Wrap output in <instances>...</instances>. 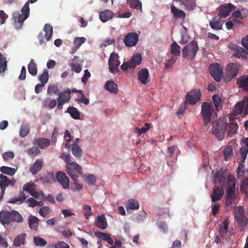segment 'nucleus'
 <instances>
[{
    "label": "nucleus",
    "mask_w": 248,
    "mask_h": 248,
    "mask_svg": "<svg viewBox=\"0 0 248 248\" xmlns=\"http://www.w3.org/2000/svg\"><path fill=\"white\" fill-rule=\"evenodd\" d=\"M60 157L66 163L65 168L68 175L72 178L73 181L77 180L78 178L83 173L81 166L74 162L72 157L66 153L61 154Z\"/></svg>",
    "instance_id": "f257e3e1"
},
{
    "label": "nucleus",
    "mask_w": 248,
    "mask_h": 248,
    "mask_svg": "<svg viewBox=\"0 0 248 248\" xmlns=\"http://www.w3.org/2000/svg\"><path fill=\"white\" fill-rule=\"evenodd\" d=\"M23 221L22 216L16 210H2L0 212V222L3 225H8L13 222L21 223Z\"/></svg>",
    "instance_id": "f03ea898"
},
{
    "label": "nucleus",
    "mask_w": 248,
    "mask_h": 248,
    "mask_svg": "<svg viewBox=\"0 0 248 248\" xmlns=\"http://www.w3.org/2000/svg\"><path fill=\"white\" fill-rule=\"evenodd\" d=\"M227 118H219L217 121L214 124L212 131L219 140H222L224 137L225 132L227 130Z\"/></svg>",
    "instance_id": "7ed1b4c3"
},
{
    "label": "nucleus",
    "mask_w": 248,
    "mask_h": 248,
    "mask_svg": "<svg viewBox=\"0 0 248 248\" xmlns=\"http://www.w3.org/2000/svg\"><path fill=\"white\" fill-rule=\"evenodd\" d=\"M198 50L199 46L197 42L195 41H192L187 44L183 49V57L184 58L188 57L190 60H193Z\"/></svg>",
    "instance_id": "20e7f679"
},
{
    "label": "nucleus",
    "mask_w": 248,
    "mask_h": 248,
    "mask_svg": "<svg viewBox=\"0 0 248 248\" xmlns=\"http://www.w3.org/2000/svg\"><path fill=\"white\" fill-rule=\"evenodd\" d=\"M231 177L233 178V181H235V177L227 169H220L215 173L214 181L215 183H219L223 186L227 180L226 185L228 186V180Z\"/></svg>",
    "instance_id": "39448f33"
},
{
    "label": "nucleus",
    "mask_w": 248,
    "mask_h": 248,
    "mask_svg": "<svg viewBox=\"0 0 248 248\" xmlns=\"http://www.w3.org/2000/svg\"><path fill=\"white\" fill-rule=\"evenodd\" d=\"M240 65L236 63H230L225 68V80L227 82L231 81L238 74L240 70Z\"/></svg>",
    "instance_id": "423d86ee"
},
{
    "label": "nucleus",
    "mask_w": 248,
    "mask_h": 248,
    "mask_svg": "<svg viewBox=\"0 0 248 248\" xmlns=\"http://www.w3.org/2000/svg\"><path fill=\"white\" fill-rule=\"evenodd\" d=\"M212 108L211 104L207 102L202 103L201 114L202 117L204 125H207L211 121L213 110Z\"/></svg>",
    "instance_id": "0eeeda50"
},
{
    "label": "nucleus",
    "mask_w": 248,
    "mask_h": 248,
    "mask_svg": "<svg viewBox=\"0 0 248 248\" xmlns=\"http://www.w3.org/2000/svg\"><path fill=\"white\" fill-rule=\"evenodd\" d=\"M30 10L28 2L25 3L21 9V14H20L18 12L14 13L13 18L15 22H17L18 23L20 24V26H21V24L29 17Z\"/></svg>",
    "instance_id": "6e6552de"
},
{
    "label": "nucleus",
    "mask_w": 248,
    "mask_h": 248,
    "mask_svg": "<svg viewBox=\"0 0 248 248\" xmlns=\"http://www.w3.org/2000/svg\"><path fill=\"white\" fill-rule=\"evenodd\" d=\"M234 216L238 225L242 227V228L241 229V231H242L243 229L246 227L248 223V219L245 216L244 207L242 206L237 207Z\"/></svg>",
    "instance_id": "1a4fd4ad"
},
{
    "label": "nucleus",
    "mask_w": 248,
    "mask_h": 248,
    "mask_svg": "<svg viewBox=\"0 0 248 248\" xmlns=\"http://www.w3.org/2000/svg\"><path fill=\"white\" fill-rule=\"evenodd\" d=\"M236 7L231 3H225L221 4L218 8L217 16L221 18H225L230 14L234 11Z\"/></svg>",
    "instance_id": "9d476101"
},
{
    "label": "nucleus",
    "mask_w": 248,
    "mask_h": 248,
    "mask_svg": "<svg viewBox=\"0 0 248 248\" xmlns=\"http://www.w3.org/2000/svg\"><path fill=\"white\" fill-rule=\"evenodd\" d=\"M202 93L199 89H195L189 92L186 96V100L191 105H195L201 98Z\"/></svg>",
    "instance_id": "9b49d317"
},
{
    "label": "nucleus",
    "mask_w": 248,
    "mask_h": 248,
    "mask_svg": "<svg viewBox=\"0 0 248 248\" xmlns=\"http://www.w3.org/2000/svg\"><path fill=\"white\" fill-rule=\"evenodd\" d=\"M108 63L110 72L115 73L118 71V67L120 64V62L119 60V56L117 53L113 52L110 54Z\"/></svg>",
    "instance_id": "f8f14e48"
},
{
    "label": "nucleus",
    "mask_w": 248,
    "mask_h": 248,
    "mask_svg": "<svg viewBox=\"0 0 248 248\" xmlns=\"http://www.w3.org/2000/svg\"><path fill=\"white\" fill-rule=\"evenodd\" d=\"M209 72L214 80L219 82L222 75V69L220 68L218 63H212L209 67Z\"/></svg>",
    "instance_id": "ddd939ff"
},
{
    "label": "nucleus",
    "mask_w": 248,
    "mask_h": 248,
    "mask_svg": "<svg viewBox=\"0 0 248 248\" xmlns=\"http://www.w3.org/2000/svg\"><path fill=\"white\" fill-rule=\"evenodd\" d=\"M139 35L136 32H129L125 36L124 40V45L128 47L136 46L139 41Z\"/></svg>",
    "instance_id": "4468645a"
},
{
    "label": "nucleus",
    "mask_w": 248,
    "mask_h": 248,
    "mask_svg": "<svg viewBox=\"0 0 248 248\" xmlns=\"http://www.w3.org/2000/svg\"><path fill=\"white\" fill-rule=\"evenodd\" d=\"M233 178L231 177L229 179L228 186H227L226 194L225 197L236 199L237 194L235 193L236 186L235 181H233Z\"/></svg>",
    "instance_id": "2eb2a0df"
},
{
    "label": "nucleus",
    "mask_w": 248,
    "mask_h": 248,
    "mask_svg": "<svg viewBox=\"0 0 248 248\" xmlns=\"http://www.w3.org/2000/svg\"><path fill=\"white\" fill-rule=\"evenodd\" d=\"M56 178L64 189L69 187V179L66 173L62 171H58L56 174Z\"/></svg>",
    "instance_id": "dca6fc26"
},
{
    "label": "nucleus",
    "mask_w": 248,
    "mask_h": 248,
    "mask_svg": "<svg viewBox=\"0 0 248 248\" xmlns=\"http://www.w3.org/2000/svg\"><path fill=\"white\" fill-rule=\"evenodd\" d=\"M224 193V191L222 186L221 187H215L213 190V193L211 195L212 202H216L220 200Z\"/></svg>",
    "instance_id": "f3484780"
},
{
    "label": "nucleus",
    "mask_w": 248,
    "mask_h": 248,
    "mask_svg": "<svg viewBox=\"0 0 248 248\" xmlns=\"http://www.w3.org/2000/svg\"><path fill=\"white\" fill-rule=\"evenodd\" d=\"M138 79L143 84H146L149 82V73L147 68H142L140 70L138 73Z\"/></svg>",
    "instance_id": "a211bd4d"
},
{
    "label": "nucleus",
    "mask_w": 248,
    "mask_h": 248,
    "mask_svg": "<svg viewBox=\"0 0 248 248\" xmlns=\"http://www.w3.org/2000/svg\"><path fill=\"white\" fill-rule=\"evenodd\" d=\"M235 119H233L232 116L230 117V121L231 122L228 126V135L230 137L233 136L236 133L238 128V124L235 121Z\"/></svg>",
    "instance_id": "6ab92c4d"
},
{
    "label": "nucleus",
    "mask_w": 248,
    "mask_h": 248,
    "mask_svg": "<svg viewBox=\"0 0 248 248\" xmlns=\"http://www.w3.org/2000/svg\"><path fill=\"white\" fill-rule=\"evenodd\" d=\"M245 103L246 101L245 100H242L237 102L234 106V108L232 110V113L231 116H232L233 119H237L238 115L241 114L244 111Z\"/></svg>",
    "instance_id": "aec40b11"
},
{
    "label": "nucleus",
    "mask_w": 248,
    "mask_h": 248,
    "mask_svg": "<svg viewBox=\"0 0 248 248\" xmlns=\"http://www.w3.org/2000/svg\"><path fill=\"white\" fill-rule=\"evenodd\" d=\"M224 20L221 18H217L216 17L212 18V20L209 22V25L211 28L214 30L219 31L223 29V25Z\"/></svg>",
    "instance_id": "412c9836"
},
{
    "label": "nucleus",
    "mask_w": 248,
    "mask_h": 248,
    "mask_svg": "<svg viewBox=\"0 0 248 248\" xmlns=\"http://www.w3.org/2000/svg\"><path fill=\"white\" fill-rule=\"evenodd\" d=\"M231 48L234 51V53L232 54L233 57L238 58H243L246 57V55L248 53L243 47L237 45H232Z\"/></svg>",
    "instance_id": "4be33fe9"
},
{
    "label": "nucleus",
    "mask_w": 248,
    "mask_h": 248,
    "mask_svg": "<svg viewBox=\"0 0 248 248\" xmlns=\"http://www.w3.org/2000/svg\"><path fill=\"white\" fill-rule=\"evenodd\" d=\"M236 84L239 88L248 92V75H243L237 79Z\"/></svg>",
    "instance_id": "5701e85b"
},
{
    "label": "nucleus",
    "mask_w": 248,
    "mask_h": 248,
    "mask_svg": "<svg viewBox=\"0 0 248 248\" xmlns=\"http://www.w3.org/2000/svg\"><path fill=\"white\" fill-rule=\"evenodd\" d=\"M33 144L38 145L41 149H44L50 145V141L48 139L40 138L34 139Z\"/></svg>",
    "instance_id": "b1692460"
},
{
    "label": "nucleus",
    "mask_w": 248,
    "mask_h": 248,
    "mask_svg": "<svg viewBox=\"0 0 248 248\" xmlns=\"http://www.w3.org/2000/svg\"><path fill=\"white\" fill-rule=\"evenodd\" d=\"M184 5L186 10L192 11L197 7V0H178Z\"/></svg>",
    "instance_id": "393cba45"
},
{
    "label": "nucleus",
    "mask_w": 248,
    "mask_h": 248,
    "mask_svg": "<svg viewBox=\"0 0 248 248\" xmlns=\"http://www.w3.org/2000/svg\"><path fill=\"white\" fill-rule=\"evenodd\" d=\"M171 13L172 14L174 18L184 19L186 17V14L183 11L177 8L173 4L170 6Z\"/></svg>",
    "instance_id": "a878e982"
},
{
    "label": "nucleus",
    "mask_w": 248,
    "mask_h": 248,
    "mask_svg": "<svg viewBox=\"0 0 248 248\" xmlns=\"http://www.w3.org/2000/svg\"><path fill=\"white\" fill-rule=\"evenodd\" d=\"M113 13L109 10H106L100 12L99 13L100 19L104 23L111 19L113 17Z\"/></svg>",
    "instance_id": "bb28decb"
},
{
    "label": "nucleus",
    "mask_w": 248,
    "mask_h": 248,
    "mask_svg": "<svg viewBox=\"0 0 248 248\" xmlns=\"http://www.w3.org/2000/svg\"><path fill=\"white\" fill-rule=\"evenodd\" d=\"M105 88L111 93L116 94L118 92V85L112 80L107 81Z\"/></svg>",
    "instance_id": "cd10ccee"
},
{
    "label": "nucleus",
    "mask_w": 248,
    "mask_h": 248,
    "mask_svg": "<svg viewBox=\"0 0 248 248\" xmlns=\"http://www.w3.org/2000/svg\"><path fill=\"white\" fill-rule=\"evenodd\" d=\"M94 235L99 238L107 241L109 245H112L114 243L113 239L108 233L100 232H95Z\"/></svg>",
    "instance_id": "c85d7f7f"
},
{
    "label": "nucleus",
    "mask_w": 248,
    "mask_h": 248,
    "mask_svg": "<svg viewBox=\"0 0 248 248\" xmlns=\"http://www.w3.org/2000/svg\"><path fill=\"white\" fill-rule=\"evenodd\" d=\"M42 159H38L36 160L32 167H31L30 171L32 174L35 175L42 169Z\"/></svg>",
    "instance_id": "c756f323"
},
{
    "label": "nucleus",
    "mask_w": 248,
    "mask_h": 248,
    "mask_svg": "<svg viewBox=\"0 0 248 248\" xmlns=\"http://www.w3.org/2000/svg\"><path fill=\"white\" fill-rule=\"evenodd\" d=\"M27 234L25 233L18 234L14 240V245L16 247H19L22 245H24L26 243L25 238Z\"/></svg>",
    "instance_id": "7c9ffc66"
},
{
    "label": "nucleus",
    "mask_w": 248,
    "mask_h": 248,
    "mask_svg": "<svg viewBox=\"0 0 248 248\" xmlns=\"http://www.w3.org/2000/svg\"><path fill=\"white\" fill-rule=\"evenodd\" d=\"M95 225L101 229H105L107 227L108 223L104 215L97 216Z\"/></svg>",
    "instance_id": "2f4dec72"
},
{
    "label": "nucleus",
    "mask_w": 248,
    "mask_h": 248,
    "mask_svg": "<svg viewBox=\"0 0 248 248\" xmlns=\"http://www.w3.org/2000/svg\"><path fill=\"white\" fill-rule=\"evenodd\" d=\"M58 95H59L58 100L62 101L64 103H68L69 102L71 98V91L68 89L64 92L58 94Z\"/></svg>",
    "instance_id": "473e14b6"
},
{
    "label": "nucleus",
    "mask_w": 248,
    "mask_h": 248,
    "mask_svg": "<svg viewBox=\"0 0 248 248\" xmlns=\"http://www.w3.org/2000/svg\"><path fill=\"white\" fill-rule=\"evenodd\" d=\"M39 219L36 217L30 215L29 217L30 228L31 230H37Z\"/></svg>",
    "instance_id": "72a5a7b5"
},
{
    "label": "nucleus",
    "mask_w": 248,
    "mask_h": 248,
    "mask_svg": "<svg viewBox=\"0 0 248 248\" xmlns=\"http://www.w3.org/2000/svg\"><path fill=\"white\" fill-rule=\"evenodd\" d=\"M71 152L73 155L77 158H79L82 155V150L77 144H73L71 146Z\"/></svg>",
    "instance_id": "f704fd0d"
},
{
    "label": "nucleus",
    "mask_w": 248,
    "mask_h": 248,
    "mask_svg": "<svg viewBox=\"0 0 248 248\" xmlns=\"http://www.w3.org/2000/svg\"><path fill=\"white\" fill-rule=\"evenodd\" d=\"M7 69V61L1 53H0V74L3 75Z\"/></svg>",
    "instance_id": "c9c22d12"
},
{
    "label": "nucleus",
    "mask_w": 248,
    "mask_h": 248,
    "mask_svg": "<svg viewBox=\"0 0 248 248\" xmlns=\"http://www.w3.org/2000/svg\"><path fill=\"white\" fill-rule=\"evenodd\" d=\"M71 117L76 120L80 119V113L78 109L73 107H69L66 110Z\"/></svg>",
    "instance_id": "e433bc0d"
},
{
    "label": "nucleus",
    "mask_w": 248,
    "mask_h": 248,
    "mask_svg": "<svg viewBox=\"0 0 248 248\" xmlns=\"http://www.w3.org/2000/svg\"><path fill=\"white\" fill-rule=\"evenodd\" d=\"M142 61V57L140 54H136L134 55L131 58V61L129 62L131 64V67L133 68L136 66L140 65Z\"/></svg>",
    "instance_id": "4c0bfd02"
},
{
    "label": "nucleus",
    "mask_w": 248,
    "mask_h": 248,
    "mask_svg": "<svg viewBox=\"0 0 248 248\" xmlns=\"http://www.w3.org/2000/svg\"><path fill=\"white\" fill-rule=\"evenodd\" d=\"M26 199L24 192H20L19 195L17 197L13 198L9 200L8 202L11 203H22Z\"/></svg>",
    "instance_id": "58836bf2"
},
{
    "label": "nucleus",
    "mask_w": 248,
    "mask_h": 248,
    "mask_svg": "<svg viewBox=\"0 0 248 248\" xmlns=\"http://www.w3.org/2000/svg\"><path fill=\"white\" fill-rule=\"evenodd\" d=\"M28 69L29 72L32 76H35L37 74V64L34 62V60L32 59L28 64Z\"/></svg>",
    "instance_id": "ea45409f"
},
{
    "label": "nucleus",
    "mask_w": 248,
    "mask_h": 248,
    "mask_svg": "<svg viewBox=\"0 0 248 248\" xmlns=\"http://www.w3.org/2000/svg\"><path fill=\"white\" fill-rule=\"evenodd\" d=\"M229 222L227 221L223 222L219 227V233L221 238H224L227 232Z\"/></svg>",
    "instance_id": "a19ab883"
},
{
    "label": "nucleus",
    "mask_w": 248,
    "mask_h": 248,
    "mask_svg": "<svg viewBox=\"0 0 248 248\" xmlns=\"http://www.w3.org/2000/svg\"><path fill=\"white\" fill-rule=\"evenodd\" d=\"M130 8L139 10L142 12V3L139 0H127Z\"/></svg>",
    "instance_id": "79ce46f5"
},
{
    "label": "nucleus",
    "mask_w": 248,
    "mask_h": 248,
    "mask_svg": "<svg viewBox=\"0 0 248 248\" xmlns=\"http://www.w3.org/2000/svg\"><path fill=\"white\" fill-rule=\"evenodd\" d=\"M126 208L127 211L129 209L138 210L139 208V203L134 199H130L128 201Z\"/></svg>",
    "instance_id": "37998d69"
},
{
    "label": "nucleus",
    "mask_w": 248,
    "mask_h": 248,
    "mask_svg": "<svg viewBox=\"0 0 248 248\" xmlns=\"http://www.w3.org/2000/svg\"><path fill=\"white\" fill-rule=\"evenodd\" d=\"M0 171L2 173L10 176L14 175L16 172V170L15 168L4 166L0 168Z\"/></svg>",
    "instance_id": "c03bdc74"
},
{
    "label": "nucleus",
    "mask_w": 248,
    "mask_h": 248,
    "mask_svg": "<svg viewBox=\"0 0 248 248\" xmlns=\"http://www.w3.org/2000/svg\"><path fill=\"white\" fill-rule=\"evenodd\" d=\"M242 145L241 147L239 152L241 155V161L242 162H244L248 153V146L246 144H243V143H241Z\"/></svg>",
    "instance_id": "a18cd8bd"
},
{
    "label": "nucleus",
    "mask_w": 248,
    "mask_h": 248,
    "mask_svg": "<svg viewBox=\"0 0 248 248\" xmlns=\"http://www.w3.org/2000/svg\"><path fill=\"white\" fill-rule=\"evenodd\" d=\"M9 179L7 177L3 175L0 174V187L1 189L5 190L6 188L9 185Z\"/></svg>",
    "instance_id": "49530a36"
},
{
    "label": "nucleus",
    "mask_w": 248,
    "mask_h": 248,
    "mask_svg": "<svg viewBox=\"0 0 248 248\" xmlns=\"http://www.w3.org/2000/svg\"><path fill=\"white\" fill-rule=\"evenodd\" d=\"M232 16L235 18L243 19L247 17V13L244 9H242L241 10L235 11L232 13Z\"/></svg>",
    "instance_id": "de8ad7c7"
},
{
    "label": "nucleus",
    "mask_w": 248,
    "mask_h": 248,
    "mask_svg": "<svg viewBox=\"0 0 248 248\" xmlns=\"http://www.w3.org/2000/svg\"><path fill=\"white\" fill-rule=\"evenodd\" d=\"M170 52L171 54H174L176 56H179L181 54L180 46L174 42L171 45Z\"/></svg>",
    "instance_id": "09e8293b"
},
{
    "label": "nucleus",
    "mask_w": 248,
    "mask_h": 248,
    "mask_svg": "<svg viewBox=\"0 0 248 248\" xmlns=\"http://www.w3.org/2000/svg\"><path fill=\"white\" fill-rule=\"evenodd\" d=\"M240 191L244 193H248V177H244L243 180H241L240 186Z\"/></svg>",
    "instance_id": "8fccbe9b"
},
{
    "label": "nucleus",
    "mask_w": 248,
    "mask_h": 248,
    "mask_svg": "<svg viewBox=\"0 0 248 248\" xmlns=\"http://www.w3.org/2000/svg\"><path fill=\"white\" fill-rule=\"evenodd\" d=\"M38 78L41 84L45 85V84L47 82L49 78L48 70L46 69H45L43 71V73L39 76Z\"/></svg>",
    "instance_id": "3c124183"
},
{
    "label": "nucleus",
    "mask_w": 248,
    "mask_h": 248,
    "mask_svg": "<svg viewBox=\"0 0 248 248\" xmlns=\"http://www.w3.org/2000/svg\"><path fill=\"white\" fill-rule=\"evenodd\" d=\"M213 104L216 110H218L222 107V100L218 95H214L212 97Z\"/></svg>",
    "instance_id": "603ef678"
},
{
    "label": "nucleus",
    "mask_w": 248,
    "mask_h": 248,
    "mask_svg": "<svg viewBox=\"0 0 248 248\" xmlns=\"http://www.w3.org/2000/svg\"><path fill=\"white\" fill-rule=\"evenodd\" d=\"M33 242L36 246L39 247H44L47 244L46 241L44 239L38 236L33 238Z\"/></svg>",
    "instance_id": "864d4df0"
},
{
    "label": "nucleus",
    "mask_w": 248,
    "mask_h": 248,
    "mask_svg": "<svg viewBox=\"0 0 248 248\" xmlns=\"http://www.w3.org/2000/svg\"><path fill=\"white\" fill-rule=\"evenodd\" d=\"M27 153L29 155H31L32 156H35L40 154L41 151L38 147L34 146L28 148L27 150Z\"/></svg>",
    "instance_id": "5fc2aeb1"
},
{
    "label": "nucleus",
    "mask_w": 248,
    "mask_h": 248,
    "mask_svg": "<svg viewBox=\"0 0 248 248\" xmlns=\"http://www.w3.org/2000/svg\"><path fill=\"white\" fill-rule=\"evenodd\" d=\"M30 129L29 126L24 125L20 127V136L22 138L25 137L29 133Z\"/></svg>",
    "instance_id": "6e6d98bb"
},
{
    "label": "nucleus",
    "mask_w": 248,
    "mask_h": 248,
    "mask_svg": "<svg viewBox=\"0 0 248 248\" xmlns=\"http://www.w3.org/2000/svg\"><path fill=\"white\" fill-rule=\"evenodd\" d=\"M58 91H59V89H58V86L55 85L53 84V85H49V86L48 87V88H47V94L51 95L53 93L58 94V93H58Z\"/></svg>",
    "instance_id": "4d7b16f0"
},
{
    "label": "nucleus",
    "mask_w": 248,
    "mask_h": 248,
    "mask_svg": "<svg viewBox=\"0 0 248 248\" xmlns=\"http://www.w3.org/2000/svg\"><path fill=\"white\" fill-rule=\"evenodd\" d=\"M85 181L86 182L91 185H94L96 183V178L94 175L89 174L85 175Z\"/></svg>",
    "instance_id": "13d9d810"
},
{
    "label": "nucleus",
    "mask_w": 248,
    "mask_h": 248,
    "mask_svg": "<svg viewBox=\"0 0 248 248\" xmlns=\"http://www.w3.org/2000/svg\"><path fill=\"white\" fill-rule=\"evenodd\" d=\"M150 124L146 123L144 125V127L141 128H136V131L138 132L139 135H140L142 134L145 133L150 128Z\"/></svg>",
    "instance_id": "bf43d9fd"
},
{
    "label": "nucleus",
    "mask_w": 248,
    "mask_h": 248,
    "mask_svg": "<svg viewBox=\"0 0 248 248\" xmlns=\"http://www.w3.org/2000/svg\"><path fill=\"white\" fill-rule=\"evenodd\" d=\"M35 185L33 183H28L23 186V190L30 193L34 189Z\"/></svg>",
    "instance_id": "052dcab7"
},
{
    "label": "nucleus",
    "mask_w": 248,
    "mask_h": 248,
    "mask_svg": "<svg viewBox=\"0 0 248 248\" xmlns=\"http://www.w3.org/2000/svg\"><path fill=\"white\" fill-rule=\"evenodd\" d=\"M26 202L29 203V206L30 207H34L37 205L41 206V205L40 204V202L35 200L33 198H29L27 200Z\"/></svg>",
    "instance_id": "680f3d73"
},
{
    "label": "nucleus",
    "mask_w": 248,
    "mask_h": 248,
    "mask_svg": "<svg viewBox=\"0 0 248 248\" xmlns=\"http://www.w3.org/2000/svg\"><path fill=\"white\" fill-rule=\"evenodd\" d=\"M83 210H85L84 217L86 219H88L89 216L92 215L91 213L92 208L90 205H84L83 207Z\"/></svg>",
    "instance_id": "e2e57ef3"
},
{
    "label": "nucleus",
    "mask_w": 248,
    "mask_h": 248,
    "mask_svg": "<svg viewBox=\"0 0 248 248\" xmlns=\"http://www.w3.org/2000/svg\"><path fill=\"white\" fill-rule=\"evenodd\" d=\"M14 156V154L12 151L6 152L2 154V157L5 161L13 159Z\"/></svg>",
    "instance_id": "0e129e2a"
},
{
    "label": "nucleus",
    "mask_w": 248,
    "mask_h": 248,
    "mask_svg": "<svg viewBox=\"0 0 248 248\" xmlns=\"http://www.w3.org/2000/svg\"><path fill=\"white\" fill-rule=\"evenodd\" d=\"M50 212V208L48 206H44L39 209V214L43 217H45Z\"/></svg>",
    "instance_id": "69168bd1"
},
{
    "label": "nucleus",
    "mask_w": 248,
    "mask_h": 248,
    "mask_svg": "<svg viewBox=\"0 0 248 248\" xmlns=\"http://www.w3.org/2000/svg\"><path fill=\"white\" fill-rule=\"evenodd\" d=\"M159 229L165 233L168 230V226L165 222L160 221L157 223Z\"/></svg>",
    "instance_id": "338daca9"
},
{
    "label": "nucleus",
    "mask_w": 248,
    "mask_h": 248,
    "mask_svg": "<svg viewBox=\"0 0 248 248\" xmlns=\"http://www.w3.org/2000/svg\"><path fill=\"white\" fill-rule=\"evenodd\" d=\"M86 41L85 37H77L74 40V44L78 47L83 44Z\"/></svg>",
    "instance_id": "774afa93"
}]
</instances>
